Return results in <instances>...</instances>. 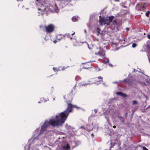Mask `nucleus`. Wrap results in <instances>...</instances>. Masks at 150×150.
Returning a JSON list of instances; mask_svg holds the SVG:
<instances>
[{"label":"nucleus","instance_id":"nucleus-24","mask_svg":"<svg viewBox=\"0 0 150 150\" xmlns=\"http://www.w3.org/2000/svg\"><path fill=\"white\" fill-rule=\"evenodd\" d=\"M122 92H117L116 93V94L117 95L120 96L122 94Z\"/></svg>","mask_w":150,"mask_h":150},{"label":"nucleus","instance_id":"nucleus-48","mask_svg":"<svg viewBox=\"0 0 150 150\" xmlns=\"http://www.w3.org/2000/svg\"><path fill=\"white\" fill-rule=\"evenodd\" d=\"M87 45H88H88L87 43Z\"/></svg>","mask_w":150,"mask_h":150},{"label":"nucleus","instance_id":"nucleus-23","mask_svg":"<svg viewBox=\"0 0 150 150\" xmlns=\"http://www.w3.org/2000/svg\"><path fill=\"white\" fill-rule=\"evenodd\" d=\"M80 79V77L79 76H76L75 78V79L76 81H77L79 79Z\"/></svg>","mask_w":150,"mask_h":150},{"label":"nucleus","instance_id":"nucleus-22","mask_svg":"<svg viewBox=\"0 0 150 150\" xmlns=\"http://www.w3.org/2000/svg\"><path fill=\"white\" fill-rule=\"evenodd\" d=\"M137 45V44L135 43H133L132 45V47L133 48H134L135 47H136Z\"/></svg>","mask_w":150,"mask_h":150},{"label":"nucleus","instance_id":"nucleus-10","mask_svg":"<svg viewBox=\"0 0 150 150\" xmlns=\"http://www.w3.org/2000/svg\"><path fill=\"white\" fill-rule=\"evenodd\" d=\"M86 130L87 131H91L93 129V125L88 124L86 125Z\"/></svg>","mask_w":150,"mask_h":150},{"label":"nucleus","instance_id":"nucleus-38","mask_svg":"<svg viewBox=\"0 0 150 150\" xmlns=\"http://www.w3.org/2000/svg\"><path fill=\"white\" fill-rule=\"evenodd\" d=\"M42 101H39L38 102V103H42Z\"/></svg>","mask_w":150,"mask_h":150},{"label":"nucleus","instance_id":"nucleus-35","mask_svg":"<svg viewBox=\"0 0 150 150\" xmlns=\"http://www.w3.org/2000/svg\"><path fill=\"white\" fill-rule=\"evenodd\" d=\"M126 30H127V31H129V28H126Z\"/></svg>","mask_w":150,"mask_h":150},{"label":"nucleus","instance_id":"nucleus-50","mask_svg":"<svg viewBox=\"0 0 150 150\" xmlns=\"http://www.w3.org/2000/svg\"><path fill=\"white\" fill-rule=\"evenodd\" d=\"M17 1H18V0H17Z\"/></svg>","mask_w":150,"mask_h":150},{"label":"nucleus","instance_id":"nucleus-16","mask_svg":"<svg viewBox=\"0 0 150 150\" xmlns=\"http://www.w3.org/2000/svg\"><path fill=\"white\" fill-rule=\"evenodd\" d=\"M65 150H68L70 148V147L68 144H67L66 146L64 147Z\"/></svg>","mask_w":150,"mask_h":150},{"label":"nucleus","instance_id":"nucleus-31","mask_svg":"<svg viewBox=\"0 0 150 150\" xmlns=\"http://www.w3.org/2000/svg\"><path fill=\"white\" fill-rule=\"evenodd\" d=\"M81 129H83L85 130H86V127H84L83 126H82L81 127Z\"/></svg>","mask_w":150,"mask_h":150},{"label":"nucleus","instance_id":"nucleus-25","mask_svg":"<svg viewBox=\"0 0 150 150\" xmlns=\"http://www.w3.org/2000/svg\"><path fill=\"white\" fill-rule=\"evenodd\" d=\"M150 12V11H148L146 13V15L148 17Z\"/></svg>","mask_w":150,"mask_h":150},{"label":"nucleus","instance_id":"nucleus-13","mask_svg":"<svg viewBox=\"0 0 150 150\" xmlns=\"http://www.w3.org/2000/svg\"><path fill=\"white\" fill-rule=\"evenodd\" d=\"M110 22L109 21V20L108 19H104V25H109Z\"/></svg>","mask_w":150,"mask_h":150},{"label":"nucleus","instance_id":"nucleus-44","mask_svg":"<svg viewBox=\"0 0 150 150\" xmlns=\"http://www.w3.org/2000/svg\"><path fill=\"white\" fill-rule=\"evenodd\" d=\"M84 32H85V33H86V30H84Z\"/></svg>","mask_w":150,"mask_h":150},{"label":"nucleus","instance_id":"nucleus-28","mask_svg":"<svg viewBox=\"0 0 150 150\" xmlns=\"http://www.w3.org/2000/svg\"><path fill=\"white\" fill-rule=\"evenodd\" d=\"M60 35H58V36L57 37V39L59 40H61L62 38V37H61L60 38H58V37H60Z\"/></svg>","mask_w":150,"mask_h":150},{"label":"nucleus","instance_id":"nucleus-4","mask_svg":"<svg viewBox=\"0 0 150 150\" xmlns=\"http://www.w3.org/2000/svg\"><path fill=\"white\" fill-rule=\"evenodd\" d=\"M95 54L96 55L98 54L100 56L104 59H105L104 61L105 62H104V63L106 64L107 62H109V59L106 57L105 52L102 49H100V50L98 51V52L96 53Z\"/></svg>","mask_w":150,"mask_h":150},{"label":"nucleus","instance_id":"nucleus-8","mask_svg":"<svg viewBox=\"0 0 150 150\" xmlns=\"http://www.w3.org/2000/svg\"><path fill=\"white\" fill-rule=\"evenodd\" d=\"M65 127L67 130L69 132L71 131H73V129H74V128L73 127L70 125H69L67 124H65Z\"/></svg>","mask_w":150,"mask_h":150},{"label":"nucleus","instance_id":"nucleus-21","mask_svg":"<svg viewBox=\"0 0 150 150\" xmlns=\"http://www.w3.org/2000/svg\"><path fill=\"white\" fill-rule=\"evenodd\" d=\"M53 70L55 72H56L57 71H58V70H59V69L57 68H56L55 67H53Z\"/></svg>","mask_w":150,"mask_h":150},{"label":"nucleus","instance_id":"nucleus-41","mask_svg":"<svg viewBox=\"0 0 150 150\" xmlns=\"http://www.w3.org/2000/svg\"><path fill=\"white\" fill-rule=\"evenodd\" d=\"M113 128H115L116 127V126L115 125H114L113 127Z\"/></svg>","mask_w":150,"mask_h":150},{"label":"nucleus","instance_id":"nucleus-7","mask_svg":"<svg viewBox=\"0 0 150 150\" xmlns=\"http://www.w3.org/2000/svg\"><path fill=\"white\" fill-rule=\"evenodd\" d=\"M36 145H33V144L31 142H30L28 146V148L27 149V150H29L30 149H31L32 150H38V149H36L35 147V146ZM25 146L24 147V150H26L25 149Z\"/></svg>","mask_w":150,"mask_h":150},{"label":"nucleus","instance_id":"nucleus-36","mask_svg":"<svg viewBox=\"0 0 150 150\" xmlns=\"http://www.w3.org/2000/svg\"><path fill=\"white\" fill-rule=\"evenodd\" d=\"M53 42L54 43H56L57 42V41L56 40H54L53 41Z\"/></svg>","mask_w":150,"mask_h":150},{"label":"nucleus","instance_id":"nucleus-15","mask_svg":"<svg viewBox=\"0 0 150 150\" xmlns=\"http://www.w3.org/2000/svg\"><path fill=\"white\" fill-rule=\"evenodd\" d=\"M78 18L77 16H74L71 19L73 21L75 22L78 21Z\"/></svg>","mask_w":150,"mask_h":150},{"label":"nucleus","instance_id":"nucleus-30","mask_svg":"<svg viewBox=\"0 0 150 150\" xmlns=\"http://www.w3.org/2000/svg\"><path fill=\"white\" fill-rule=\"evenodd\" d=\"M105 117L106 118V119H107V121L108 122V123H109V124L110 125L112 126V125H111V123L109 122V119H108V118H107V117Z\"/></svg>","mask_w":150,"mask_h":150},{"label":"nucleus","instance_id":"nucleus-34","mask_svg":"<svg viewBox=\"0 0 150 150\" xmlns=\"http://www.w3.org/2000/svg\"><path fill=\"white\" fill-rule=\"evenodd\" d=\"M147 38L148 39H150V35H149L147 36Z\"/></svg>","mask_w":150,"mask_h":150},{"label":"nucleus","instance_id":"nucleus-32","mask_svg":"<svg viewBox=\"0 0 150 150\" xmlns=\"http://www.w3.org/2000/svg\"><path fill=\"white\" fill-rule=\"evenodd\" d=\"M143 150H148V149L145 146H144L143 147Z\"/></svg>","mask_w":150,"mask_h":150},{"label":"nucleus","instance_id":"nucleus-47","mask_svg":"<svg viewBox=\"0 0 150 150\" xmlns=\"http://www.w3.org/2000/svg\"><path fill=\"white\" fill-rule=\"evenodd\" d=\"M114 83H117V82H114Z\"/></svg>","mask_w":150,"mask_h":150},{"label":"nucleus","instance_id":"nucleus-43","mask_svg":"<svg viewBox=\"0 0 150 150\" xmlns=\"http://www.w3.org/2000/svg\"><path fill=\"white\" fill-rule=\"evenodd\" d=\"M91 135L92 136V137H93V133H92Z\"/></svg>","mask_w":150,"mask_h":150},{"label":"nucleus","instance_id":"nucleus-45","mask_svg":"<svg viewBox=\"0 0 150 150\" xmlns=\"http://www.w3.org/2000/svg\"><path fill=\"white\" fill-rule=\"evenodd\" d=\"M66 0V1L67 2H68V0Z\"/></svg>","mask_w":150,"mask_h":150},{"label":"nucleus","instance_id":"nucleus-9","mask_svg":"<svg viewBox=\"0 0 150 150\" xmlns=\"http://www.w3.org/2000/svg\"><path fill=\"white\" fill-rule=\"evenodd\" d=\"M59 5L61 6L62 8L65 6L66 4V1L65 0H59Z\"/></svg>","mask_w":150,"mask_h":150},{"label":"nucleus","instance_id":"nucleus-40","mask_svg":"<svg viewBox=\"0 0 150 150\" xmlns=\"http://www.w3.org/2000/svg\"><path fill=\"white\" fill-rule=\"evenodd\" d=\"M49 100L48 99H47L46 100H44V101H45V102L46 101H47V100Z\"/></svg>","mask_w":150,"mask_h":150},{"label":"nucleus","instance_id":"nucleus-27","mask_svg":"<svg viewBox=\"0 0 150 150\" xmlns=\"http://www.w3.org/2000/svg\"><path fill=\"white\" fill-rule=\"evenodd\" d=\"M137 103V101L136 100H134L132 102V105H134Z\"/></svg>","mask_w":150,"mask_h":150},{"label":"nucleus","instance_id":"nucleus-49","mask_svg":"<svg viewBox=\"0 0 150 150\" xmlns=\"http://www.w3.org/2000/svg\"><path fill=\"white\" fill-rule=\"evenodd\" d=\"M45 12H46V11H45ZM45 12V11L43 12Z\"/></svg>","mask_w":150,"mask_h":150},{"label":"nucleus","instance_id":"nucleus-39","mask_svg":"<svg viewBox=\"0 0 150 150\" xmlns=\"http://www.w3.org/2000/svg\"><path fill=\"white\" fill-rule=\"evenodd\" d=\"M114 1H117V2L119 1V0H114Z\"/></svg>","mask_w":150,"mask_h":150},{"label":"nucleus","instance_id":"nucleus-33","mask_svg":"<svg viewBox=\"0 0 150 150\" xmlns=\"http://www.w3.org/2000/svg\"><path fill=\"white\" fill-rule=\"evenodd\" d=\"M94 112L95 113H96L97 111V110L96 109H94Z\"/></svg>","mask_w":150,"mask_h":150},{"label":"nucleus","instance_id":"nucleus-1","mask_svg":"<svg viewBox=\"0 0 150 150\" xmlns=\"http://www.w3.org/2000/svg\"><path fill=\"white\" fill-rule=\"evenodd\" d=\"M76 108L77 109L80 108L75 105H73L71 103H68V107L66 110L60 113L58 116L57 115L53 117L49 121H45L41 126L39 133L36 135V137H34L30 142L32 143L33 145L37 146L44 144L45 137L43 134H42L44 132H46V129L50 125L52 127L62 126V124L67 119L69 113L71 112L72 108Z\"/></svg>","mask_w":150,"mask_h":150},{"label":"nucleus","instance_id":"nucleus-6","mask_svg":"<svg viewBox=\"0 0 150 150\" xmlns=\"http://www.w3.org/2000/svg\"><path fill=\"white\" fill-rule=\"evenodd\" d=\"M46 31L47 33L52 32L54 30V27L52 25H50L47 26H45Z\"/></svg>","mask_w":150,"mask_h":150},{"label":"nucleus","instance_id":"nucleus-12","mask_svg":"<svg viewBox=\"0 0 150 150\" xmlns=\"http://www.w3.org/2000/svg\"><path fill=\"white\" fill-rule=\"evenodd\" d=\"M100 24L101 25H104V19L102 18H100L99 21Z\"/></svg>","mask_w":150,"mask_h":150},{"label":"nucleus","instance_id":"nucleus-14","mask_svg":"<svg viewBox=\"0 0 150 150\" xmlns=\"http://www.w3.org/2000/svg\"><path fill=\"white\" fill-rule=\"evenodd\" d=\"M118 119L122 122L124 123V122L125 120V118L122 116H118Z\"/></svg>","mask_w":150,"mask_h":150},{"label":"nucleus","instance_id":"nucleus-2","mask_svg":"<svg viewBox=\"0 0 150 150\" xmlns=\"http://www.w3.org/2000/svg\"><path fill=\"white\" fill-rule=\"evenodd\" d=\"M36 1L37 2L36 3V4L37 6L38 10L41 11L40 12H38L39 16L42 15L44 13L43 12L45 11L48 8L45 5V3L42 4L39 1L38 2L39 0H36Z\"/></svg>","mask_w":150,"mask_h":150},{"label":"nucleus","instance_id":"nucleus-18","mask_svg":"<svg viewBox=\"0 0 150 150\" xmlns=\"http://www.w3.org/2000/svg\"><path fill=\"white\" fill-rule=\"evenodd\" d=\"M129 80L128 78H126L123 81H121L125 82V83H128L129 82Z\"/></svg>","mask_w":150,"mask_h":150},{"label":"nucleus","instance_id":"nucleus-19","mask_svg":"<svg viewBox=\"0 0 150 150\" xmlns=\"http://www.w3.org/2000/svg\"><path fill=\"white\" fill-rule=\"evenodd\" d=\"M54 6L55 8H54V9L56 12H57L58 11V7L57 6L56 4Z\"/></svg>","mask_w":150,"mask_h":150},{"label":"nucleus","instance_id":"nucleus-11","mask_svg":"<svg viewBox=\"0 0 150 150\" xmlns=\"http://www.w3.org/2000/svg\"><path fill=\"white\" fill-rule=\"evenodd\" d=\"M64 37H67L68 38L71 40L73 39V40H75V39L72 38L71 37V35L67 33V34H65V35H64Z\"/></svg>","mask_w":150,"mask_h":150},{"label":"nucleus","instance_id":"nucleus-37","mask_svg":"<svg viewBox=\"0 0 150 150\" xmlns=\"http://www.w3.org/2000/svg\"><path fill=\"white\" fill-rule=\"evenodd\" d=\"M109 65L110 67H112V64H110V63L109 64Z\"/></svg>","mask_w":150,"mask_h":150},{"label":"nucleus","instance_id":"nucleus-29","mask_svg":"<svg viewBox=\"0 0 150 150\" xmlns=\"http://www.w3.org/2000/svg\"><path fill=\"white\" fill-rule=\"evenodd\" d=\"M146 4L145 3L144 4L142 5V7L143 8H144L146 7Z\"/></svg>","mask_w":150,"mask_h":150},{"label":"nucleus","instance_id":"nucleus-5","mask_svg":"<svg viewBox=\"0 0 150 150\" xmlns=\"http://www.w3.org/2000/svg\"><path fill=\"white\" fill-rule=\"evenodd\" d=\"M96 79H100L99 81H96V82L93 83H82L81 84V86H86L87 85H91V84L95 83L97 85H98L100 84L101 82L103 81V78L101 76H99L97 78H96Z\"/></svg>","mask_w":150,"mask_h":150},{"label":"nucleus","instance_id":"nucleus-17","mask_svg":"<svg viewBox=\"0 0 150 150\" xmlns=\"http://www.w3.org/2000/svg\"><path fill=\"white\" fill-rule=\"evenodd\" d=\"M114 17L113 16H112L111 17H109L108 19L109 20V21L110 22V23L111 22H112V20L114 18Z\"/></svg>","mask_w":150,"mask_h":150},{"label":"nucleus","instance_id":"nucleus-46","mask_svg":"<svg viewBox=\"0 0 150 150\" xmlns=\"http://www.w3.org/2000/svg\"><path fill=\"white\" fill-rule=\"evenodd\" d=\"M94 62V61H90V62Z\"/></svg>","mask_w":150,"mask_h":150},{"label":"nucleus","instance_id":"nucleus-42","mask_svg":"<svg viewBox=\"0 0 150 150\" xmlns=\"http://www.w3.org/2000/svg\"><path fill=\"white\" fill-rule=\"evenodd\" d=\"M75 33H72V34H71V35L72 36L73 35H74V34H75Z\"/></svg>","mask_w":150,"mask_h":150},{"label":"nucleus","instance_id":"nucleus-26","mask_svg":"<svg viewBox=\"0 0 150 150\" xmlns=\"http://www.w3.org/2000/svg\"><path fill=\"white\" fill-rule=\"evenodd\" d=\"M121 96L123 97H125L126 96V95L125 94L123 93H122Z\"/></svg>","mask_w":150,"mask_h":150},{"label":"nucleus","instance_id":"nucleus-3","mask_svg":"<svg viewBox=\"0 0 150 150\" xmlns=\"http://www.w3.org/2000/svg\"><path fill=\"white\" fill-rule=\"evenodd\" d=\"M100 30L99 28L97 29V35L98 37V38H93L94 40H96L98 42H100L104 40V34L103 32L100 33Z\"/></svg>","mask_w":150,"mask_h":150},{"label":"nucleus","instance_id":"nucleus-20","mask_svg":"<svg viewBox=\"0 0 150 150\" xmlns=\"http://www.w3.org/2000/svg\"><path fill=\"white\" fill-rule=\"evenodd\" d=\"M112 23L114 25H117V23L116 20H114L112 22Z\"/></svg>","mask_w":150,"mask_h":150}]
</instances>
